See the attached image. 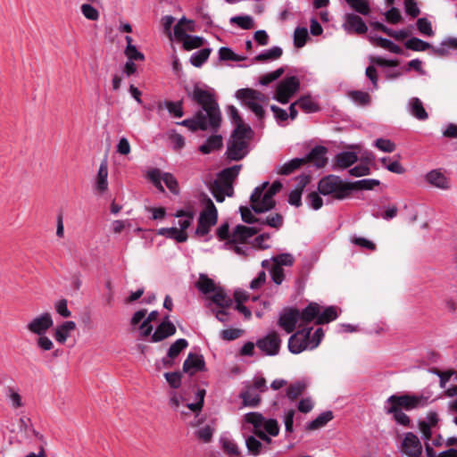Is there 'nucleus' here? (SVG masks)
Here are the masks:
<instances>
[{"label": "nucleus", "instance_id": "obj_1", "mask_svg": "<svg viewBox=\"0 0 457 457\" xmlns=\"http://www.w3.org/2000/svg\"><path fill=\"white\" fill-rule=\"evenodd\" d=\"M191 97L195 102L202 106L203 112L206 115V119L209 120L210 129L216 131L220 126L221 113L213 94L195 86Z\"/></svg>", "mask_w": 457, "mask_h": 457}, {"label": "nucleus", "instance_id": "obj_57", "mask_svg": "<svg viewBox=\"0 0 457 457\" xmlns=\"http://www.w3.org/2000/svg\"><path fill=\"white\" fill-rule=\"evenodd\" d=\"M222 448L224 452L228 455H235L241 457V452L237 445L230 439L225 438L222 440Z\"/></svg>", "mask_w": 457, "mask_h": 457}, {"label": "nucleus", "instance_id": "obj_39", "mask_svg": "<svg viewBox=\"0 0 457 457\" xmlns=\"http://www.w3.org/2000/svg\"><path fill=\"white\" fill-rule=\"evenodd\" d=\"M268 185V182H265L262 187H256L251 195L250 202L251 207L253 211L255 212V209H262V196H263V189Z\"/></svg>", "mask_w": 457, "mask_h": 457}, {"label": "nucleus", "instance_id": "obj_7", "mask_svg": "<svg viewBox=\"0 0 457 457\" xmlns=\"http://www.w3.org/2000/svg\"><path fill=\"white\" fill-rule=\"evenodd\" d=\"M299 89L298 78L295 76L287 77L278 83L274 98L280 104H286Z\"/></svg>", "mask_w": 457, "mask_h": 457}, {"label": "nucleus", "instance_id": "obj_35", "mask_svg": "<svg viewBox=\"0 0 457 457\" xmlns=\"http://www.w3.org/2000/svg\"><path fill=\"white\" fill-rule=\"evenodd\" d=\"M125 40L127 42V47L124 51V54L128 57L129 61H144V54L141 52L137 51L136 46L132 45V37L129 36H126Z\"/></svg>", "mask_w": 457, "mask_h": 457}, {"label": "nucleus", "instance_id": "obj_47", "mask_svg": "<svg viewBox=\"0 0 457 457\" xmlns=\"http://www.w3.org/2000/svg\"><path fill=\"white\" fill-rule=\"evenodd\" d=\"M244 420L253 425V430H257L262 428L264 417L260 412H248L244 416Z\"/></svg>", "mask_w": 457, "mask_h": 457}, {"label": "nucleus", "instance_id": "obj_9", "mask_svg": "<svg viewBox=\"0 0 457 457\" xmlns=\"http://www.w3.org/2000/svg\"><path fill=\"white\" fill-rule=\"evenodd\" d=\"M281 340L277 332L272 331L265 337L259 339L256 345L267 355H276L280 349Z\"/></svg>", "mask_w": 457, "mask_h": 457}, {"label": "nucleus", "instance_id": "obj_51", "mask_svg": "<svg viewBox=\"0 0 457 457\" xmlns=\"http://www.w3.org/2000/svg\"><path fill=\"white\" fill-rule=\"evenodd\" d=\"M261 225H268L274 228H279L283 225V217L279 213H274L267 216L265 219H261Z\"/></svg>", "mask_w": 457, "mask_h": 457}, {"label": "nucleus", "instance_id": "obj_46", "mask_svg": "<svg viewBox=\"0 0 457 457\" xmlns=\"http://www.w3.org/2000/svg\"><path fill=\"white\" fill-rule=\"evenodd\" d=\"M405 47L412 51L420 52L431 48V46L418 37H411L405 42Z\"/></svg>", "mask_w": 457, "mask_h": 457}, {"label": "nucleus", "instance_id": "obj_16", "mask_svg": "<svg viewBox=\"0 0 457 457\" xmlns=\"http://www.w3.org/2000/svg\"><path fill=\"white\" fill-rule=\"evenodd\" d=\"M282 188V184L279 181L272 183L270 187L263 193L262 196V209H255V213H262L273 209L276 205V202L273 196Z\"/></svg>", "mask_w": 457, "mask_h": 457}, {"label": "nucleus", "instance_id": "obj_27", "mask_svg": "<svg viewBox=\"0 0 457 457\" xmlns=\"http://www.w3.org/2000/svg\"><path fill=\"white\" fill-rule=\"evenodd\" d=\"M240 398L244 406L252 408L257 407L261 402V396L255 393L253 386H246L245 390L240 394Z\"/></svg>", "mask_w": 457, "mask_h": 457}, {"label": "nucleus", "instance_id": "obj_45", "mask_svg": "<svg viewBox=\"0 0 457 457\" xmlns=\"http://www.w3.org/2000/svg\"><path fill=\"white\" fill-rule=\"evenodd\" d=\"M350 7L356 12L368 15L370 12V4L365 0H345Z\"/></svg>", "mask_w": 457, "mask_h": 457}, {"label": "nucleus", "instance_id": "obj_26", "mask_svg": "<svg viewBox=\"0 0 457 457\" xmlns=\"http://www.w3.org/2000/svg\"><path fill=\"white\" fill-rule=\"evenodd\" d=\"M76 328V323L69 320L64 321L62 325L56 328L54 338L60 344H64L70 337V333Z\"/></svg>", "mask_w": 457, "mask_h": 457}, {"label": "nucleus", "instance_id": "obj_50", "mask_svg": "<svg viewBox=\"0 0 457 457\" xmlns=\"http://www.w3.org/2000/svg\"><path fill=\"white\" fill-rule=\"evenodd\" d=\"M219 56L221 61L241 62L245 60V57L235 54L228 47H220L219 50Z\"/></svg>", "mask_w": 457, "mask_h": 457}, {"label": "nucleus", "instance_id": "obj_54", "mask_svg": "<svg viewBox=\"0 0 457 457\" xmlns=\"http://www.w3.org/2000/svg\"><path fill=\"white\" fill-rule=\"evenodd\" d=\"M204 44V39L203 37H198V36L189 35L187 37V40H185V42L183 44V47L185 50L190 51V50L203 46Z\"/></svg>", "mask_w": 457, "mask_h": 457}, {"label": "nucleus", "instance_id": "obj_2", "mask_svg": "<svg viewBox=\"0 0 457 457\" xmlns=\"http://www.w3.org/2000/svg\"><path fill=\"white\" fill-rule=\"evenodd\" d=\"M253 133L251 127L242 125L233 130L226 152L228 159L240 161L248 154V146Z\"/></svg>", "mask_w": 457, "mask_h": 457}, {"label": "nucleus", "instance_id": "obj_41", "mask_svg": "<svg viewBox=\"0 0 457 457\" xmlns=\"http://www.w3.org/2000/svg\"><path fill=\"white\" fill-rule=\"evenodd\" d=\"M194 216H195V212L191 209L190 210H179L175 213V217H177V218H181V217L187 218L186 220H179V225L180 227V228H179V230L186 231V229L190 227L191 222H192V220L194 219Z\"/></svg>", "mask_w": 457, "mask_h": 457}, {"label": "nucleus", "instance_id": "obj_33", "mask_svg": "<svg viewBox=\"0 0 457 457\" xmlns=\"http://www.w3.org/2000/svg\"><path fill=\"white\" fill-rule=\"evenodd\" d=\"M245 445L248 453L253 456H258L262 453V450L266 448L263 444L257 439L254 436H248L245 438Z\"/></svg>", "mask_w": 457, "mask_h": 457}, {"label": "nucleus", "instance_id": "obj_63", "mask_svg": "<svg viewBox=\"0 0 457 457\" xmlns=\"http://www.w3.org/2000/svg\"><path fill=\"white\" fill-rule=\"evenodd\" d=\"M374 145L380 151L385 153H393L396 148L395 144L394 142L385 138H378L375 141Z\"/></svg>", "mask_w": 457, "mask_h": 457}, {"label": "nucleus", "instance_id": "obj_38", "mask_svg": "<svg viewBox=\"0 0 457 457\" xmlns=\"http://www.w3.org/2000/svg\"><path fill=\"white\" fill-rule=\"evenodd\" d=\"M295 104L307 113L316 112L320 110L319 105L315 103L310 96H304L300 97Z\"/></svg>", "mask_w": 457, "mask_h": 457}, {"label": "nucleus", "instance_id": "obj_44", "mask_svg": "<svg viewBox=\"0 0 457 457\" xmlns=\"http://www.w3.org/2000/svg\"><path fill=\"white\" fill-rule=\"evenodd\" d=\"M188 346V342L184 338L176 340L168 350V357L175 359L179 353Z\"/></svg>", "mask_w": 457, "mask_h": 457}, {"label": "nucleus", "instance_id": "obj_49", "mask_svg": "<svg viewBox=\"0 0 457 457\" xmlns=\"http://www.w3.org/2000/svg\"><path fill=\"white\" fill-rule=\"evenodd\" d=\"M272 265L277 267L292 266L295 259L291 253H280L271 258Z\"/></svg>", "mask_w": 457, "mask_h": 457}, {"label": "nucleus", "instance_id": "obj_25", "mask_svg": "<svg viewBox=\"0 0 457 457\" xmlns=\"http://www.w3.org/2000/svg\"><path fill=\"white\" fill-rule=\"evenodd\" d=\"M108 166L106 160H104L99 167L96 181V189L99 193H104L108 188Z\"/></svg>", "mask_w": 457, "mask_h": 457}, {"label": "nucleus", "instance_id": "obj_17", "mask_svg": "<svg viewBox=\"0 0 457 457\" xmlns=\"http://www.w3.org/2000/svg\"><path fill=\"white\" fill-rule=\"evenodd\" d=\"M205 361L202 355H198L193 353H188L187 359L183 363V371L188 373L191 376L195 374L197 371L204 370Z\"/></svg>", "mask_w": 457, "mask_h": 457}, {"label": "nucleus", "instance_id": "obj_30", "mask_svg": "<svg viewBox=\"0 0 457 457\" xmlns=\"http://www.w3.org/2000/svg\"><path fill=\"white\" fill-rule=\"evenodd\" d=\"M195 287L205 295L214 293L219 287L215 285L214 281L205 274H200Z\"/></svg>", "mask_w": 457, "mask_h": 457}, {"label": "nucleus", "instance_id": "obj_18", "mask_svg": "<svg viewBox=\"0 0 457 457\" xmlns=\"http://www.w3.org/2000/svg\"><path fill=\"white\" fill-rule=\"evenodd\" d=\"M328 149L325 146L318 145L311 150V152L303 158L304 164L312 162L317 168H323L328 162L326 154Z\"/></svg>", "mask_w": 457, "mask_h": 457}, {"label": "nucleus", "instance_id": "obj_29", "mask_svg": "<svg viewBox=\"0 0 457 457\" xmlns=\"http://www.w3.org/2000/svg\"><path fill=\"white\" fill-rule=\"evenodd\" d=\"M410 111L420 120H425L428 117L421 100L418 97H412L410 100Z\"/></svg>", "mask_w": 457, "mask_h": 457}, {"label": "nucleus", "instance_id": "obj_42", "mask_svg": "<svg viewBox=\"0 0 457 457\" xmlns=\"http://www.w3.org/2000/svg\"><path fill=\"white\" fill-rule=\"evenodd\" d=\"M380 184L379 180L368 179L351 182V192L353 190H370Z\"/></svg>", "mask_w": 457, "mask_h": 457}, {"label": "nucleus", "instance_id": "obj_28", "mask_svg": "<svg viewBox=\"0 0 457 457\" xmlns=\"http://www.w3.org/2000/svg\"><path fill=\"white\" fill-rule=\"evenodd\" d=\"M223 145V139L220 135H212L207 138L205 143L199 147L202 154H208L214 150L220 149Z\"/></svg>", "mask_w": 457, "mask_h": 457}, {"label": "nucleus", "instance_id": "obj_22", "mask_svg": "<svg viewBox=\"0 0 457 457\" xmlns=\"http://www.w3.org/2000/svg\"><path fill=\"white\" fill-rule=\"evenodd\" d=\"M426 180L430 185L441 189H447L450 187L449 179L438 170L429 171L426 175Z\"/></svg>", "mask_w": 457, "mask_h": 457}, {"label": "nucleus", "instance_id": "obj_12", "mask_svg": "<svg viewBox=\"0 0 457 457\" xmlns=\"http://www.w3.org/2000/svg\"><path fill=\"white\" fill-rule=\"evenodd\" d=\"M402 451L409 457H419L422 453V446L418 436L411 432L407 433L402 443Z\"/></svg>", "mask_w": 457, "mask_h": 457}, {"label": "nucleus", "instance_id": "obj_64", "mask_svg": "<svg viewBox=\"0 0 457 457\" xmlns=\"http://www.w3.org/2000/svg\"><path fill=\"white\" fill-rule=\"evenodd\" d=\"M244 334L240 328H228L220 332V337L225 341H233L239 338Z\"/></svg>", "mask_w": 457, "mask_h": 457}, {"label": "nucleus", "instance_id": "obj_58", "mask_svg": "<svg viewBox=\"0 0 457 457\" xmlns=\"http://www.w3.org/2000/svg\"><path fill=\"white\" fill-rule=\"evenodd\" d=\"M284 72H285V69L283 67H280L272 72H270V73H267V74L262 76L260 78V83L263 86L269 85L272 81L280 78Z\"/></svg>", "mask_w": 457, "mask_h": 457}, {"label": "nucleus", "instance_id": "obj_23", "mask_svg": "<svg viewBox=\"0 0 457 457\" xmlns=\"http://www.w3.org/2000/svg\"><path fill=\"white\" fill-rule=\"evenodd\" d=\"M358 161L357 154L353 152H342L336 155L334 169H346Z\"/></svg>", "mask_w": 457, "mask_h": 457}, {"label": "nucleus", "instance_id": "obj_14", "mask_svg": "<svg viewBox=\"0 0 457 457\" xmlns=\"http://www.w3.org/2000/svg\"><path fill=\"white\" fill-rule=\"evenodd\" d=\"M261 230L260 228L257 227H246L244 225H237L231 234V239L228 241L229 243H245L246 240L253 236L259 233Z\"/></svg>", "mask_w": 457, "mask_h": 457}, {"label": "nucleus", "instance_id": "obj_4", "mask_svg": "<svg viewBox=\"0 0 457 457\" xmlns=\"http://www.w3.org/2000/svg\"><path fill=\"white\" fill-rule=\"evenodd\" d=\"M428 398L417 395H393L386 400L388 407L386 411H396L397 410L411 411L427 405Z\"/></svg>", "mask_w": 457, "mask_h": 457}, {"label": "nucleus", "instance_id": "obj_43", "mask_svg": "<svg viewBox=\"0 0 457 457\" xmlns=\"http://www.w3.org/2000/svg\"><path fill=\"white\" fill-rule=\"evenodd\" d=\"M212 50L210 48H203L200 51L195 53L190 57V62L195 67H201L209 58Z\"/></svg>", "mask_w": 457, "mask_h": 457}, {"label": "nucleus", "instance_id": "obj_5", "mask_svg": "<svg viewBox=\"0 0 457 457\" xmlns=\"http://www.w3.org/2000/svg\"><path fill=\"white\" fill-rule=\"evenodd\" d=\"M203 201L205 203V208L200 213L195 230V233L201 237L207 235L218 220V212L213 202L206 195H203Z\"/></svg>", "mask_w": 457, "mask_h": 457}, {"label": "nucleus", "instance_id": "obj_24", "mask_svg": "<svg viewBox=\"0 0 457 457\" xmlns=\"http://www.w3.org/2000/svg\"><path fill=\"white\" fill-rule=\"evenodd\" d=\"M346 25L349 29L353 30L357 34H364L367 32L368 28L363 20L357 14L347 13L345 15Z\"/></svg>", "mask_w": 457, "mask_h": 457}, {"label": "nucleus", "instance_id": "obj_55", "mask_svg": "<svg viewBox=\"0 0 457 457\" xmlns=\"http://www.w3.org/2000/svg\"><path fill=\"white\" fill-rule=\"evenodd\" d=\"M308 31L305 28H296L294 33V44L296 47H303L306 44Z\"/></svg>", "mask_w": 457, "mask_h": 457}, {"label": "nucleus", "instance_id": "obj_8", "mask_svg": "<svg viewBox=\"0 0 457 457\" xmlns=\"http://www.w3.org/2000/svg\"><path fill=\"white\" fill-rule=\"evenodd\" d=\"M312 328L307 330L297 331L288 340V349L292 353H300L310 345Z\"/></svg>", "mask_w": 457, "mask_h": 457}, {"label": "nucleus", "instance_id": "obj_20", "mask_svg": "<svg viewBox=\"0 0 457 457\" xmlns=\"http://www.w3.org/2000/svg\"><path fill=\"white\" fill-rule=\"evenodd\" d=\"M241 168L242 165L239 164L224 169L219 173L216 180H218L223 186H228V187H230V185H233V181L237 177Z\"/></svg>", "mask_w": 457, "mask_h": 457}, {"label": "nucleus", "instance_id": "obj_13", "mask_svg": "<svg viewBox=\"0 0 457 457\" xmlns=\"http://www.w3.org/2000/svg\"><path fill=\"white\" fill-rule=\"evenodd\" d=\"M175 325L169 320L168 316L158 325L152 335L151 341L157 343L176 334Z\"/></svg>", "mask_w": 457, "mask_h": 457}, {"label": "nucleus", "instance_id": "obj_53", "mask_svg": "<svg viewBox=\"0 0 457 457\" xmlns=\"http://www.w3.org/2000/svg\"><path fill=\"white\" fill-rule=\"evenodd\" d=\"M162 179L164 182L165 186L170 189V191L175 195L179 194V184L175 177L169 172H164L162 174Z\"/></svg>", "mask_w": 457, "mask_h": 457}, {"label": "nucleus", "instance_id": "obj_3", "mask_svg": "<svg viewBox=\"0 0 457 457\" xmlns=\"http://www.w3.org/2000/svg\"><path fill=\"white\" fill-rule=\"evenodd\" d=\"M320 194L330 195L333 199L343 200L351 195V182L342 180L338 176L328 175L322 178L318 185Z\"/></svg>", "mask_w": 457, "mask_h": 457}, {"label": "nucleus", "instance_id": "obj_34", "mask_svg": "<svg viewBox=\"0 0 457 457\" xmlns=\"http://www.w3.org/2000/svg\"><path fill=\"white\" fill-rule=\"evenodd\" d=\"M167 108L169 112L172 115H174L177 118H181L184 114L183 107H182V102H171V101H165V102H160L158 104V109L162 110L163 108Z\"/></svg>", "mask_w": 457, "mask_h": 457}, {"label": "nucleus", "instance_id": "obj_52", "mask_svg": "<svg viewBox=\"0 0 457 457\" xmlns=\"http://www.w3.org/2000/svg\"><path fill=\"white\" fill-rule=\"evenodd\" d=\"M349 96L353 101L362 106L370 103V96L367 92L353 90L349 92Z\"/></svg>", "mask_w": 457, "mask_h": 457}, {"label": "nucleus", "instance_id": "obj_37", "mask_svg": "<svg viewBox=\"0 0 457 457\" xmlns=\"http://www.w3.org/2000/svg\"><path fill=\"white\" fill-rule=\"evenodd\" d=\"M303 165H304V161L303 158H295L280 166V168L278 170V173L280 175L287 176Z\"/></svg>", "mask_w": 457, "mask_h": 457}, {"label": "nucleus", "instance_id": "obj_6", "mask_svg": "<svg viewBox=\"0 0 457 457\" xmlns=\"http://www.w3.org/2000/svg\"><path fill=\"white\" fill-rule=\"evenodd\" d=\"M237 97L242 100L245 104L260 119L265 116V111L260 103L265 101V96L252 88H242L237 91Z\"/></svg>", "mask_w": 457, "mask_h": 457}, {"label": "nucleus", "instance_id": "obj_10", "mask_svg": "<svg viewBox=\"0 0 457 457\" xmlns=\"http://www.w3.org/2000/svg\"><path fill=\"white\" fill-rule=\"evenodd\" d=\"M300 312L295 308H287L280 314L278 324L287 333H292L300 320Z\"/></svg>", "mask_w": 457, "mask_h": 457}, {"label": "nucleus", "instance_id": "obj_61", "mask_svg": "<svg viewBox=\"0 0 457 457\" xmlns=\"http://www.w3.org/2000/svg\"><path fill=\"white\" fill-rule=\"evenodd\" d=\"M230 22L244 29H250L253 27V21L250 16H235L230 19Z\"/></svg>", "mask_w": 457, "mask_h": 457}, {"label": "nucleus", "instance_id": "obj_40", "mask_svg": "<svg viewBox=\"0 0 457 457\" xmlns=\"http://www.w3.org/2000/svg\"><path fill=\"white\" fill-rule=\"evenodd\" d=\"M337 318V308L335 306H328L324 309L322 312H320L316 324H326L335 320Z\"/></svg>", "mask_w": 457, "mask_h": 457}, {"label": "nucleus", "instance_id": "obj_15", "mask_svg": "<svg viewBox=\"0 0 457 457\" xmlns=\"http://www.w3.org/2000/svg\"><path fill=\"white\" fill-rule=\"evenodd\" d=\"M178 124L188 128L191 131L210 129L209 120L203 111H198L192 119H186Z\"/></svg>", "mask_w": 457, "mask_h": 457}, {"label": "nucleus", "instance_id": "obj_59", "mask_svg": "<svg viewBox=\"0 0 457 457\" xmlns=\"http://www.w3.org/2000/svg\"><path fill=\"white\" fill-rule=\"evenodd\" d=\"M147 178L152 181L154 186L160 191L164 192V187L162 185V172L158 169H153L148 171Z\"/></svg>", "mask_w": 457, "mask_h": 457}, {"label": "nucleus", "instance_id": "obj_21", "mask_svg": "<svg viewBox=\"0 0 457 457\" xmlns=\"http://www.w3.org/2000/svg\"><path fill=\"white\" fill-rule=\"evenodd\" d=\"M320 312V306L317 303H310L302 312H300L301 324L300 327L308 324L314 320H318L319 313Z\"/></svg>", "mask_w": 457, "mask_h": 457}, {"label": "nucleus", "instance_id": "obj_56", "mask_svg": "<svg viewBox=\"0 0 457 457\" xmlns=\"http://www.w3.org/2000/svg\"><path fill=\"white\" fill-rule=\"evenodd\" d=\"M210 189L217 202L221 203L225 200V193H224L225 187L218 180L215 179L212 182Z\"/></svg>", "mask_w": 457, "mask_h": 457}, {"label": "nucleus", "instance_id": "obj_11", "mask_svg": "<svg viewBox=\"0 0 457 457\" xmlns=\"http://www.w3.org/2000/svg\"><path fill=\"white\" fill-rule=\"evenodd\" d=\"M54 324L52 316L49 312H45L34 318L28 325V329L36 335H44Z\"/></svg>", "mask_w": 457, "mask_h": 457}, {"label": "nucleus", "instance_id": "obj_60", "mask_svg": "<svg viewBox=\"0 0 457 457\" xmlns=\"http://www.w3.org/2000/svg\"><path fill=\"white\" fill-rule=\"evenodd\" d=\"M147 178L152 181L154 186L160 191L164 192V187L162 185V172L158 169H153L148 171Z\"/></svg>", "mask_w": 457, "mask_h": 457}, {"label": "nucleus", "instance_id": "obj_32", "mask_svg": "<svg viewBox=\"0 0 457 457\" xmlns=\"http://www.w3.org/2000/svg\"><path fill=\"white\" fill-rule=\"evenodd\" d=\"M158 234L173 238L179 243L186 242L187 239V233L186 231L179 230L178 228H162L159 229Z\"/></svg>", "mask_w": 457, "mask_h": 457}, {"label": "nucleus", "instance_id": "obj_62", "mask_svg": "<svg viewBox=\"0 0 457 457\" xmlns=\"http://www.w3.org/2000/svg\"><path fill=\"white\" fill-rule=\"evenodd\" d=\"M239 212L242 220L248 224H254L261 222V218L255 217L252 211L246 206H240Z\"/></svg>", "mask_w": 457, "mask_h": 457}, {"label": "nucleus", "instance_id": "obj_36", "mask_svg": "<svg viewBox=\"0 0 457 457\" xmlns=\"http://www.w3.org/2000/svg\"><path fill=\"white\" fill-rule=\"evenodd\" d=\"M333 419V413L330 411L320 413L315 420L310 422L307 426L309 430H316L324 427L328 421Z\"/></svg>", "mask_w": 457, "mask_h": 457}, {"label": "nucleus", "instance_id": "obj_31", "mask_svg": "<svg viewBox=\"0 0 457 457\" xmlns=\"http://www.w3.org/2000/svg\"><path fill=\"white\" fill-rule=\"evenodd\" d=\"M283 50L279 46H273L272 48L256 55L254 62H266L269 61L278 60L282 56Z\"/></svg>", "mask_w": 457, "mask_h": 457}, {"label": "nucleus", "instance_id": "obj_19", "mask_svg": "<svg viewBox=\"0 0 457 457\" xmlns=\"http://www.w3.org/2000/svg\"><path fill=\"white\" fill-rule=\"evenodd\" d=\"M19 428L24 438L30 439L31 436H35L40 443L46 444L44 436L34 428L29 418L21 417L19 420Z\"/></svg>", "mask_w": 457, "mask_h": 457}, {"label": "nucleus", "instance_id": "obj_48", "mask_svg": "<svg viewBox=\"0 0 457 457\" xmlns=\"http://www.w3.org/2000/svg\"><path fill=\"white\" fill-rule=\"evenodd\" d=\"M306 385L303 382H295L291 384L287 390V396L294 401L297 399L305 390Z\"/></svg>", "mask_w": 457, "mask_h": 457}]
</instances>
